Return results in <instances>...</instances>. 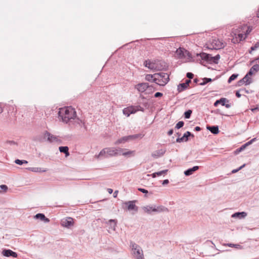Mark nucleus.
<instances>
[{
	"label": "nucleus",
	"instance_id": "nucleus-1",
	"mask_svg": "<svg viewBox=\"0 0 259 259\" xmlns=\"http://www.w3.org/2000/svg\"><path fill=\"white\" fill-rule=\"evenodd\" d=\"M59 117L65 123H68L71 119H74L76 116L75 109L71 107H66L59 109Z\"/></svg>",
	"mask_w": 259,
	"mask_h": 259
},
{
	"label": "nucleus",
	"instance_id": "nucleus-2",
	"mask_svg": "<svg viewBox=\"0 0 259 259\" xmlns=\"http://www.w3.org/2000/svg\"><path fill=\"white\" fill-rule=\"evenodd\" d=\"M127 150L126 149H122L121 148H115V147H109L103 149L99 153V154L96 156L97 158L100 156H105L107 157L108 156L110 157L116 156L118 155H121V152L123 151Z\"/></svg>",
	"mask_w": 259,
	"mask_h": 259
},
{
	"label": "nucleus",
	"instance_id": "nucleus-3",
	"mask_svg": "<svg viewBox=\"0 0 259 259\" xmlns=\"http://www.w3.org/2000/svg\"><path fill=\"white\" fill-rule=\"evenodd\" d=\"M131 253L135 259H144L143 251L138 244L131 245Z\"/></svg>",
	"mask_w": 259,
	"mask_h": 259
},
{
	"label": "nucleus",
	"instance_id": "nucleus-4",
	"mask_svg": "<svg viewBox=\"0 0 259 259\" xmlns=\"http://www.w3.org/2000/svg\"><path fill=\"white\" fill-rule=\"evenodd\" d=\"M206 47L210 50H219L225 47V45L222 40L218 38L213 39L209 42L206 44Z\"/></svg>",
	"mask_w": 259,
	"mask_h": 259
},
{
	"label": "nucleus",
	"instance_id": "nucleus-5",
	"mask_svg": "<svg viewBox=\"0 0 259 259\" xmlns=\"http://www.w3.org/2000/svg\"><path fill=\"white\" fill-rule=\"evenodd\" d=\"M155 76L158 79H156L157 84L160 86L165 85L169 81V75L166 73L160 72L156 73Z\"/></svg>",
	"mask_w": 259,
	"mask_h": 259
},
{
	"label": "nucleus",
	"instance_id": "nucleus-6",
	"mask_svg": "<svg viewBox=\"0 0 259 259\" xmlns=\"http://www.w3.org/2000/svg\"><path fill=\"white\" fill-rule=\"evenodd\" d=\"M142 137V136L141 134H136L133 135L122 137L121 138L118 139L117 141H116V142H115L114 143V145H117L120 144L125 143L130 141L134 140L137 138Z\"/></svg>",
	"mask_w": 259,
	"mask_h": 259
},
{
	"label": "nucleus",
	"instance_id": "nucleus-7",
	"mask_svg": "<svg viewBox=\"0 0 259 259\" xmlns=\"http://www.w3.org/2000/svg\"><path fill=\"white\" fill-rule=\"evenodd\" d=\"M139 108H142L140 106H130L126 108H124L123 110V114L128 117L131 114L135 113L137 111L139 110Z\"/></svg>",
	"mask_w": 259,
	"mask_h": 259
},
{
	"label": "nucleus",
	"instance_id": "nucleus-8",
	"mask_svg": "<svg viewBox=\"0 0 259 259\" xmlns=\"http://www.w3.org/2000/svg\"><path fill=\"white\" fill-rule=\"evenodd\" d=\"M151 87H152V85H149L146 82L140 83L135 85V89L141 93L144 92L148 88Z\"/></svg>",
	"mask_w": 259,
	"mask_h": 259
},
{
	"label": "nucleus",
	"instance_id": "nucleus-9",
	"mask_svg": "<svg viewBox=\"0 0 259 259\" xmlns=\"http://www.w3.org/2000/svg\"><path fill=\"white\" fill-rule=\"evenodd\" d=\"M136 201H128L123 203V204L127 207L128 210H135L137 211L138 207L135 205Z\"/></svg>",
	"mask_w": 259,
	"mask_h": 259
},
{
	"label": "nucleus",
	"instance_id": "nucleus-10",
	"mask_svg": "<svg viewBox=\"0 0 259 259\" xmlns=\"http://www.w3.org/2000/svg\"><path fill=\"white\" fill-rule=\"evenodd\" d=\"M44 137H45V138H47V141L50 143L55 142H57L58 141H59V140L56 136H55L53 135H52L51 133H50L48 131H46V132L45 133Z\"/></svg>",
	"mask_w": 259,
	"mask_h": 259
},
{
	"label": "nucleus",
	"instance_id": "nucleus-11",
	"mask_svg": "<svg viewBox=\"0 0 259 259\" xmlns=\"http://www.w3.org/2000/svg\"><path fill=\"white\" fill-rule=\"evenodd\" d=\"M166 149L165 148H162L160 149H158L154 151L151 156L154 158H158L160 157H162L166 152Z\"/></svg>",
	"mask_w": 259,
	"mask_h": 259
},
{
	"label": "nucleus",
	"instance_id": "nucleus-12",
	"mask_svg": "<svg viewBox=\"0 0 259 259\" xmlns=\"http://www.w3.org/2000/svg\"><path fill=\"white\" fill-rule=\"evenodd\" d=\"M189 137H194V136L191 132L187 131L185 133H184V134L182 137L178 138L176 139V142L178 143H180V142H182L184 141L187 142L188 141Z\"/></svg>",
	"mask_w": 259,
	"mask_h": 259
},
{
	"label": "nucleus",
	"instance_id": "nucleus-13",
	"mask_svg": "<svg viewBox=\"0 0 259 259\" xmlns=\"http://www.w3.org/2000/svg\"><path fill=\"white\" fill-rule=\"evenodd\" d=\"M252 82V79L250 77H248L247 75H245L244 77L238 81V85L241 86L243 84L249 85Z\"/></svg>",
	"mask_w": 259,
	"mask_h": 259
},
{
	"label": "nucleus",
	"instance_id": "nucleus-14",
	"mask_svg": "<svg viewBox=\"0 0 259 259\" xmlns=\"http://www.w3.org/2000/svg\"><path fill=\"white\" fill-rule=\"evenodd\" d=\"M2 253L4 256L6 257H17V253L10 249H4Z\"/></svg>",
	"mask_w": 259,
	"mask_h": 259
},
{
	"label": "nucleus",
	"instance_id": "nucleus-15",
	"mask_svg": "<svg viewBox=\"0 0 259 259\" xmlns=\"http://www.w3.org/2000/svg\"><path fill=\"white\" fill-rule=\"evenodd\" d=\"M73 224V220L71 218H68L65 220H63L62 221V226L69 228Z\"/></svg>",
	"mask_w": 259,
	"mask_h": 259
},
{
	"label": "nucleus",
	"instance_id": "nucleus-16",
	"mask_svg": "<svg viewBox=\"0 0 259 259\" xmlns=\"http://www.w3.org/2000/svg\"><path fill=\"white\" fill-rule=\"evenodd\" d=\"M198 56V54L197 55ZM202 60L206 61L209 63H211L212 56L205 53H201L199 54Z\"/></svg>",
	"mask_w": 259,
	"mask_h": 259
},
{
	"label": "nucleus",
	"instance_id": "nucleus-17",
	"mask_svg": "<svg viewBox=\"0 0 259 259\" xmlns=\"http://www.w3.org/2000/svg\"><path fill=\"white\" fill-rule=\"evenodd\" d=\"M164 211H168V209L162 205H159L157 206L154 205L153 212H161Z\"/></svg>",
	"mask_w": 259,
	"mask_h": 259
},
{
	"label": "nucleus",
	"instance_id": "nucleus-18",
	"mask_svg": "<svg viewBox=\"0 0 259 259\" xmlns=\"http://www.w3.org/2000/svg\"><path fill=\"white\" fill-rule=\"evenodd\" d=\"M34 218L35 219H39L40 220L44 221L45 223H49L50 220L46 218L45 215L43 213H38L34 216Z\"/></svg>",
	"mask_w": 259,
	"mask_h": 259
},
{
	"label": "nucleus",
	"instance_id": "nucleus-19",
	"mask_svg": "<svg viewBox=\"0 0 259 259\" xmlns=\"http://www.w3.org/2000/svg\"><path fill=\"white\" fill-rule=\"evenodd\" d=\"M199 168L198 166H194L192 168H190L184 171L186 176H189L193 174V172L197 170Z\"/></svg>",
	"mask_w": 259,
	"mask_h": 259
},
{
	"label": "nucleus",
	"instance_id": "nucleus-20",
	"mask_svg": "<svg viewBox=\"0 0 259 259\" xmlns=\"http://www.w3.org/2000/svg\"><path fill=\"white\" fill-rule=\"evenodd\" d=\"M156 73L154 74H147L145 76V79L147 81L152 82H155L157 84V80L158 79L157 78H156V76H155Z\"/></svg>",
	"mask_w": 259,
	"mask_h": 259
},
{
	"label": "nucleus",
	"instance_id": "nucleus-21",
	"mask_svg": "<svg viewBox=\"0 0 259 259\" xmlns=\"http://www.w3.org/2000/svg\"><path fill=\"white\" fill-rule=\"evenodd\" d=\"M247 213L244 211L237 212H235V213H233L232 215V217L234 218H238L239 219H243V218H244L245 217H246L247 216Z\"/></svg>",
	"mask_w": 259,
	"mask_h": 259
},
{
	"label": "nucleus",
	"instance_id": "nucleus-22",
	"mask_svg": "<svg viewBox=\"0 0 259 259\" xmlns=\"http://www.w3.org/2000/svg\"><path fill=\"white\" fill-rule=\"evenodd\" d=\"M207 129L209 130L212 134L216 135L219 133V129L218 125L207 126Z\"/></svg>",
	"mask_w": 259,
	"mask_h": 259
},
{
	"label": "nucleus",
	"instance_id": "nucleus-23",
	"mask_svg": "<svg viewBox=\"0 0 259 259\" xmlns=\"http://www.w3.org/2000/svg\"><path fill=\"white\" fill-rule=\"evenodd\" d=\"M144 66L152 70L156 69L155 64L149 60L145 61Z\"/></svg>",
	"mask_w": 259,
	"mask_h": 259
},
{
	"label": "nucleus",
	"instance_id": "nucleus-24",
	"mask_svg": "<svg viewBox=\"0 0 259 259\" xmlns=\"http://www.w3.org/2000/svg\"><path fill=\"white\" fill-rule=\"evenodd\" d=\"M184 51V49L180 48L176 50V55L179 58H182L185 57Z\"/></svg>",
	"mask_w": 259,
	"mask_h": 259
},
{
	"label": "nucleus",
	"instance_id": "nucleus-25",
	"mask_svg": "<svg viewBox=\"0 0 259 259\" xmlns=\"http://www.w3.org/2000/svg\"><path fill=\"white\" fill-rule=\"evenodd\" d=\"M26 169L36 172H42L47 171L46 169H42L40 167H27L26 168Z\"/></svg>",
	"mask_w": 259,
	"mask_h": 259
},
{
	"label": "nucleus",
	"instance_id": "nucleus-26",
	"mask_svg": "<svg viewBox=\"0 0 259 259\" xmlns=\"http://www.w3.org/2000/svg\"><path fill=\"white\" fill-rule=\"evenodd\" d=\"M107 224L109 226L110 229H111L113 230H115V228L116 227L117 220L111 219V220H109Z\"/></svg>",
	"mask_w": 259,
	"mask_h": 259
},
{
	"label": "nucleus",
	"instance_id": "nucleus-27",
	"mask_svg": "<svg viewBox=\"0 0 259 259\" xmlns=\"http://www.w3.org/2000/svg\"><path fill=\"white\" fill-rule=\"evenodd\" d=\"M226 102H229V100L225 98H222L219 100H217L214 103V106H217L219 104H221L222 106L225 105Z\"/></svg>",
	"mask_w": 259,
	"mask_h": 259
},
{
	"label": "nucleus",
	"instance_id": "nucleus-28",
	"mask_svg": "<svg viewBox=\"0 0 259 259\" xmlns=\"http://www.w3.org/2000/svg\"><path fill=\"white\" fill-rule=\"evenodd\" d=\"M59 150L60 152L64 153L66 157L69 155V148L67 146L59 147Z\"/></svg>",
	"mask_w": 259,
	"mask_h": 259
},
{
	"label": "nucleus",
	"instance_id": "nucleus-29",
	"mask_svg": "<svg viewBox=\"0 0 259 259\" xmlns=\"http://www.w3.org/2000/svg\"><path fill=\"white\" fill-rule=\"evenodd\" d=\"M153 207L154 205H147L144 206L142 209L145 212L148 214H151L152 211H153Z\"/></svg>",
	"mask_w": 259,
	"mask_h": 259
},
{
	"label": "nucleus",
	"instance_id": "nucleus-30",
	"mask_svg": "<svg viewBox=\"0 0 259 259\" xmlns=\"http://www.w3.org/2000/svg\"><path fill=\"white\" fill-rule=\"evenodd\" d=\"M188 87L186 84H185L184 82L181 83L178 85L177 90L179 93H180L185 91L186 89L188 88Z\"/></svg>",
	"mask_w": 259,
	"mask_h": 259
},
{
	"label": "nucleus",
	"instance_id": "nucleus-31",
	"mask_svg": "<svg viewBox=\"0 0 259 259\" xmlns=\"http://www.w3.org/2000/svg\"><path fill=\"white\" fill-rule=\"evenodd\" d=\"M121 155L127 157L134 156L135 155V151L128 150L126 152H122Z\"/></svg>",
	"mask_w": 259,
	"mask_h": 259
},
{
	"label": "nucleus",
	"instance_id": "nucleus-32",
	"mask_svg": "<svg viewBox=\"0 0 259 259\" xmlns=\"http://www.w3.org/2000/svg\"><path fill=\"white\" fill-rule=\"evenodd\" d=\"M224 246H229L231 247H234L237 249H240L242 248L241 246L239 244H222Z\"/></svg>",
	"mask_w": 259,
	"mask_h": 259
},
{
	"label": "nucleus",
	"instance_id": "nucleus-33",
	"mask_svg": "<svg viewBox=\"0 0 259 259\" xmlns=\"http://www.w3.org/2000/svg\"><path fill=\"white\" fill-rule=\"evenodd\" d=\"M249 32L250 31L247 30L246 31V33L245 34H243V33H239V34H238V37L240 39V41L246 38L247 35L249 33Z\"/></svg>",
	"mask_w": 259,
	"mask_h": 259
},
{
	"label": "nucleus",
	"instance_id": "nucleus-34",
	"mask_svg": "<svg viewBox=\"0 0 259 259\" xmlns=\"http://www.w3.org/2000/svg\"><path fill=\"white\" fill-rule=\"evenodd\" d=\"M238 75L237 74H232L229 78V79L228 80V82L229 83H231L233 80H234L235 79L237 78V77H238Z\"/></svg>",
	"mask_w": 259,
	"mask_h": 259
},
{
	"label": "nucleus",
	"instance_id": "nucleus-35",
	"mask_svg": "<svg viewBox=\"0 0 259 259\" xmlns=\"http://www.w3.org/2000/svg\"><path fill=\"white\" fill-rule=\"evenodd\" d=\"M220 59V55L218 54L214 57H212L211 63H214L215 64H217L218 63L219 60Z\"/></svg>",
	"mask_w": 259,
	"mask_h": 259
},
{
	"label": "nucleus",
	"instance_id": "nucleus-36",
	"mask_svg": "<svg viewBox=\"0 0 259 259\" xmlns=\"http://www.w3.org/2000/svg\"><path fill=\"white\" fill-rule=\"evenodd\" d=\"M15 163L18 165H22L23 164H27L28 161L25 160H20L18 159L15 160Z\"/></svg>",
	"mask_w": 259,
	"mask_h": 259
},
{
	"label": "nucleus",
	"instance_id": "nucleus-37",
	"mask_svg": "<svg viewBox=\"0 0 259 259\" xmlns=\"http://www.w3.org/2000/svg\"><path fill=\"white\" fill-rule=\"evenodd\" d=\"M258 48H259V41H257L254 46H252L250 48V50L249 51V53L250 54H251L252 51L256 50Z\"/></svg>",
	"mask_w": 259,
	"mask_h": 259
},
{
	"label": "nucleus",
	"instance_id": "nucleus-38",
	"mask_svg": "<svg viewBox=\"0 0 259 259\" xmlns=\"http://www.w3.org/2000/svg\"><path fill=\"white\" fill-rule=\"evenodd\" d=\"M192 113V111L191 110H188L185 112L184 113V116L185 118L188 119L190 117Z\"/></svg>",
	"mask_w": 259,
	"mask_h": 259
},
{
	"label": "nucleus",
	"instance_id": "nucleus-39",
	"mask_svg": "<svg viewBox=\"0 0 259 259\" xmlns=\"http://www.w3.org/2000/svg\"><path fill=\"white\" fill-rule=\"evenodd\" d=\"M184 122L183 121H179L175 126L176 128L179 129L184 126Z\"/></svg>",
	"mask_w": 259,
	"mask_h": 259
},
{
	"label": "nucleus",
	"instance_id": "nucleus-40",
	"mask_svg": "<svg viewBox=\"0 0 259 259\" xmlns=\"http://www.w3.org/2000/svg\"><path fill=\"white\" fill-rule=\"evenodd\" d=\"M256 140V139L255 138H253L252 139H251L249 141L247 142V143H246L245 144H244L243 145L245 146V147L246 148L247 146L251 145L253 142L255 141Z\"/></svg>",
	"mask_w": 259,
	"mask_h": 259
},
{
	"label": "nucleus",
	"instance_id": "nucleus-41",
	"mask_svg": "<svg viewBox=\"0 0 259 259\" xmlns=\"http://www.w3.org/2000/svg\"><path fill=\"white\" fill-rule=\"evenodd\" d=\"M5 144V145H10L11 146L17 145V143L15 142V141L10 140L7 141Z\"/></svg>",
	"mask_w": 259,
	"mask_h": 259
},
{
	"label": "nucleus",
	"instance_id": "nucleus-42",
	"mask_svg": "<svg viewBox=\"0 0 259 259\" xmlns=\"http://www.w3.org/2000/svg\"><path fill=\"white\" fill-rule=\"evenodd\" d=\"M253 71L257 72L259 70V64H256L251 67Z\"/></svg>",
	"mask_w": 259,
	"mask_h": 259
},
{
	"label": "nucleus",
	"instance_id": "nucleus-43",
	"mask_svg": "<svg viewBox=\"0 0 259 259\" xmlns=\"http://www.w3.org/2000/svg\"><path fill=\"white\" fill-rule=\"evenodd\" d=\"M167 170H168L167 169H165V170H161L160 171H158V172H156V174H157V175L158 176H161L163 174H165L166 173V172L167 171Z\"/></svg>",
	"mask_w": 259,
	"mask_h": 259
},
{
	"label": "nucleus",
	"instance_id": "nucleus-44",
	"mask_svg": "<svg viewBox=\"0 0 259 259\" xmlns=\"http://www.w3.org/2000/svg\"><path fill=\"white\" fill-rule=\"evenodd\" d=\"M244 166H245V164H243V165H242V166H241L240 167H239L238 168L233 169V170L232 171V174H234V173L237 172V171H238L239 170L241 169H242V168Z\"/></svg>",
	"mask_w": 259,
	"mask_h": 259
},
{
	"label": "nucleus",
	"instance_id": "nucleus-45",
	"mask_svg": "<svg viewBox=\"0 0 259 259\" xmlns=\"http://www.w3.org/2000/svg\"><path fill=\"white\" fill-rule=\"evenodd\" d=\"M0 188L4 192H6L8 190V187L5 185H1Z\"/></svg>",
	"mask_w": 259,
	"mask_h": 259
},
{
	"label": "nucleus",
	"instance_id": "nucleus-46",
	"mask_svg": "<svg viewBox=\"0 0 259 259\" xmlns=\"http://www.w3.org/2000/svg\"><path fill=\"white\" fill-rule=\"evenodd\" d=\"M186 76L189 78V79H192L193 76H194V74L191 73V72H188L186 74Z\"/></svg>",
	"mask_w": 259,
	"mask_h": 259
},
{
	"label": "nucleus",
	"instance_id": "nucleus-47",
	"mask_svg": "<svg viewBox=\"0 0 259 259\" xmlns=\"http://www.w3.org/2000/svg\"><path fill=\"white\" fill-rule=\"evenodd\" d=\"M212 79L210 78H206V77H205L203 78V81H204V82L205 83V84L208 83V82H211L212 81Z\"/></svg>",
	"mask_w": 259,
	"mask_h": 259
},
{
	"label": "nucleus",
	"instance_id": "nucleus-48",
	"mask_svg": "<svg viewBox=\"0 0 259 259\" xmlns=\"http://www.w3.org/2000/svg\"><path fill=\"white\" fill-rule=\"evenodd\" d=\"M139 191L142 192L143 193H144V194H147L148 193V191L145 189H143V188H138V189Z\"/></svg>",
	"mask_w": 259,
	"mask_h": 259
},
{
	"label": "nucleus",
	"instance_id": "nucleus-49",
	"mask_svg": "<svg viewBox=\"0 0 259 259\" xmlns=\"http://www.w3.org/2000/svg\"><path fill=\"white\" fill-rule=\"evenodd\" d=\"M163 95L162 93H160V92H157L154 95V97L155 98H159V97H162Z\"/></svg>",
	"mask_w": 259,
	"mask_h": 259
},
{
	"label": "nucleus",
	"instance_id": "nucleus-50",
	"mask_svg": "<svg viewBox=\"0 0 259 259\" xmlns=\"http://www.w3.org/2000/svg\"><path fill=\"white\" fill-rule=\"evenodd\" d=\"M11 109H12L13 112L14 113V114H15L17 112L16 108L15 107H14V106H11L10 107L9 110H11Z\"/></svg>",
	"mask_w": 259,
	"mask_h": 259
},
{
	"label": "nucleus",
	"instance_id": "nucleus-51",
	"mask_svg": "<svg viewBox=\"0 0 259 259\" xmlns=\"http://www.w3.org/2000/svg\"><path fill=\"white\" fill-rule=\"evenodd\" d=\"M253 72L254 71L252 70V69L250 68L246 75H247V76L249 77V76H251L253 74Z\"/></svg>",
	"mask_w": 259,
	"mask_h": 259
},
{
	"label": "nucleus",
	"instance_id": "nucleus-52",
	"mask_svg": "<svg viewBox=\"0 0 259 259\" xmlns=\"http://www.w3.org/2000/svg\"><path fill=\"white\" fill-rule=\"evenodd\" d=\"M245 149V146L242 145L239 148L237 149V152H241Z\"/></svg>",
	"mask_w": 259,
	"mask_h": 259
},
{
	"label": "nucleus",
	"instance_id": "nucleus-53",
	"mask_svg": "<svg viewBox=\"0 0 259 259\" xmlns=\"http://www.w3.org/2000/svg\"><path fill=\"white\" fill-rule=\"evenodd\" d=\"M252 112L255 113L259 111V108L258 107H256L255 108L251 109Z\"/></svg>",
	"mask_w": 259,
	"mask_h": 259
},
{
	"label": "nucleus",
	"instance_id": "nucleus-54",
	"mask_svg": "<svg viewBox=\"0 0 259 259\" xmlns=\"http://www.w3.org/2000/svg\"><path fill=\"white\" fill-rule=\"evenodd\" d=\"M216 112H217V113L220 114L221 115H224V116H229V115H228V114H225L223 113V112H221L220 111V110H219V109H217Z\"/></svg>",
	"mask_w": 259,
	"mask_h": 259
},
{
	"label": "nucleus",
	"instance_id": "nucleus-55",
	"mask_svg": "<svg viewBox=\"0 0 259 259\" xmlns=\"http://www.w3.org/2000/svg\"><path fill=\"white\" fill-rule=\"evenodd\" d=\"M191 82L190 79L186 80L185 82H184L185 84H186L188 87H189L190 83Z\"/></svg>",
	"mask_w": 259,
	"mask_h": 259
},
{
	"label": "nucleus",
	"instance_id": "nucleus-56",
	"mask_svg": "<svg viewBox=\"0 0 259 259\" xmlns=\"http://www.w3.org/2000/svg\"><path fill=\"white\" fill-rule=\"evenodd\" d=\"M168 183H169L168 180L166 179V180H164V181H163L162 184V185H165L166 184H168Z\"/></svg>",
	"mask_w": 259,
	"mask_h": 259
},
{
	"label": "nucleus",
	"instance_id": "nucleus-57",
	"mask_svg": "<svg viewBox=\"0 0 259 259\" xmlns=\"http://www.w3.org/2000/svg\"><path fill=\"white\" fill-rule=\"evenodd\" d=\"M75 122L78 124H80V123H82V120L79 119V118H77Z\"/></svg>",
	"mask_w": 259,
	"mask_h": 259
},
{
	"label": "nucleus",
	"instance_id": "nucleus-58",
	"mask_svg": "<svg viewBox=\"0 0 259 259\" xmlns=\"http://www.w3.org/2000/svg\"><path fill=\"white\" fill-rule=\"evenodd\" d=\"M173 133H174V131H173V130H172V129H171V130H170L168 132L167 134H168V136H171V135L173 134Z\"/></svg>",
	"mask_w": 259,
	"mask_h": 259
},
{
	"label": "nucleus",
	"instance_id": "nucleus-59",
	"mask_svg": "<svg viewBox=\"0 0 259 259\" xmlns=\"http://www.w3.org/2000/svg\"><path fill=\"white\" fill-rule=\"evenodd\" d=\"M236 96L237 98H240V97H241V95L240 94V93H239V91H236Z\"/></svg>",
	"mask_w": 259,
	"mask_h": 259
},
{
	"label": "nucleus",
	"instance_id": "nucleus-60",
	"mask_svg": "<svg viewBox=\"0 0 259 259\" xmlns=\"http://www.w3.org/2000/svg\"><path fill=\"white\" fill-rule=\"evenodd\" d=\"M201 128L199 126H196L194 128V130L196 132H199L201 131Z\"/></svg>",
	"mask_w": 259,
	"mask_h": 259
},
{
	"label": "nucleus",
	"instance_id": "nucleus-61",
	"mask_svg": "<svg viewBox=\"0 0 259 259\" xmlns=\"http://www.w3.org/2000/svg\"><path fill=\"white\" fill-rule=\"evenodd\" d=\"M3 112V106L1 103H0V113H2Z\"/></svg>",
	"mask_w": 259,
	"mask_h": 259
},
{
	"label": "nucleus",
	"instance_id": "nucleus-62",
	"mask_svg": "<svg viewBox=\"0 0 259 259\" xmlns=\"http://www.w3.org/2000/svg\"><path fill=\"white\" fill-rule=\"evenodd\" d=\"M107 191H108V192L109 194H111V193H112V192H113V190H112V189H111V188H108V189H107Z\"/></svg>",
	"mask_w": 259,
	"mask_h": 259
},
{
	"label": "nucleus",
	"instance_id": "nucleus-63",
	"mask_svg": "<svg viewBox=\"0 0 259 259\" xmlns=\"http://www.w3.org/2000/svg\"><path fill=\"white\" fill-rule=\"evenodd\" d=\"M198 84L200 85H204L205 84V83L204 82V81H203V78L202 79V81L200 82V83H198Z\"/></svg>",
	"mask_w": 259,
	"mask_h": 259
},
{
	"label": "nucleus",
	"instance_id": "nucleus-64",
	"mask_svg": "<svg viewBox=\"0 0 259 259\" xmlns=\"http://www.w3.org/2000/svg\"><path fill=\"white\" fill-rule=\"evenodd\" d=\"M257 62L258 63H259V57L255 59L253 61H252V62Z\"/></svg>",
	"mask_w": 259,
	"mask_h": 259
}]
</instances>
